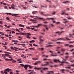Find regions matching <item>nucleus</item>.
<instances>
[{"label":"nucleus","mask_w":74,"mask_h":74,"mask_svg":"<svg viewBox=\"0 0 74 74\" xmlns=\"http://www.w3.org/2000/svg\"><path fill=\"white\" fill-rule=\"evenodd\" d=\"M54 62H59V63H60L62 64H63V63H67V64H68V63H69L68 62H66V60L65 59H63V60H62V62H60V61L58 60H54Z\"/></svg>","instance_id":"f257e3e1"},{"label":"nucleus","mask_w":74,"mask_h":74,"mask_svg":"<svg viewBox=\"0 0 74 74\" xmlns=\"http://www.w3.org/2000/svg\"><path fill=\"white\" fill-rule=\"evenodd\" d=\"M64 33V31H62V32H56V34L58 33L59 35H60L61 34Z\"/></svg>","instance_id":"f03ea898"},{"label":"nucleus","mask_w":74,"mask_h":74,"mask_svg":"<svg viewBox=\"0 0 74 74\" xmlns=\"http://www.w3.org/2000/svg\"><path fill=\"white\" fill-rule=\"evenodd\" d=\"M36 17H37V19H40L41 20V19H42L43 21H45V19L43 18H40V17L37 16H36Z\"/></svg>","instance_id":"7ed1b4c3"},{"label":"nucleus","mask_w":74,"mask_h":74,"mask_svg":"<svg viewBox=\"0 0 74 74\" xmlns=\"http://www.w3.org/2000/svg\"><path fill=\"white\" fill-rule=\"evenodd\" d=\"M39 13H40V14H41V15H44V16H47V15L45 14V13L44 12H42L41 11H39Z\"/></svg>","instance_id":"20e7f679"},{"label":"nucleus","mask_w":74,"mask_h":74,"mask_svg":"<svg viewBox=\"0 0 74 74\" xmlns=\"http://www.w3.org/2000/svg\"><path fill=\"white\" fill-rule=\"evenodd\" d=\"M30 21L31 22H33V23H37V22H36L37 21L35 20L34 19H30Z\"/></svg>","instance_id":"39448f33"},{"label":"nucleus","mask_w":74,"mask_h":74,"mask_svg":"<svg viewBox=\"0 0 74 74\" xmlns=\"http://www.w3.org/2000/svg\"><path fill=\"white\" fill-rule=\"evenodd\" d=\"M43 26H44V27H45L46 29H47V22H43Z\"/></svg>","instance_id":"423d86ee"},{"label":"nucleus","mask_w":74,"mask_h":74,"mask_svg":"<svg viewBox=\"0 0 74 74\" xmlns=\"http://www.w3.org/2000/svg\"><path fill=\"white\" fill-rule=\"evenodd\" d=\"M47 74H53V71H47Z\"/></svg>","instance_id":"0eeeda50"},{"label":"nucleus","mask_w":74,"mask_h":74,"mask_svg":"<svg viewBox=\"0 0 74 74\" xmlns=\"http://www.w3.org/2000/svg\"><path fill=\"white\" fill-rule=\"evenodd\" d=\"M63 21H64L63 22V23H67L68 22V21H67V20L65 19H63Z\"/></svg>","instance_id":"6e6552de"},{"label":"nucleus","mask_w":74,"mask_h":74,"mask_svg":"<svg viewBox=\"0 0 74 74\" xmlns=\"http://www.w3.org/2000/svg\"><path fill=\"white\" fill-rule=\"evenodd\" d=\"M41 25L40 24H38V25H37V26H33L32 27H39V26H41Z\"/></svg>","instance_id":"1a4fd4ad"},{"label":"nucleus","mask_w":74,"mask_h":74,"mask_svg":"<svg viewBox=\"0 0 74 74\" xmlns=\"http://www.w3.org/2000/svg\"><path fill=\"white\" fill-rule=\"evenodd\" d=\"M14 6L15 5H14V4H12V5H11V8H12V9H15V8H14Z\"/></svg>","instance_id":"9d476101"},{"label":"nucleus","mask_w":74,"mask_h":74,"mask_svg":"<svg viewBox=\"0 0 74 74\" xmlns=\"http://www.w3.org/2000/svg\"><path fill=\"white\" fill-rule=\"evenodd\" d=\"M70 2L69 1H64L63 2V3H64V4H66L67 3H70Z\"/></svg>","instance_id":"9b49d317"},{"label":"nucleus","mask_w":74,"mask_h":74,"mask_svg":"<svg viewBox=\"0 0 74 74\" xmlns=\"http://www.w3.org/2000/svg\"><path fill=\"white\" fill-rule=\"evenodd\" d=\"M28 66L27 65H25L24 66V68L26 70L27 69V67H28Z\"/></svg>","instance_id":"f8f14e48"},{"label":"nucleus","mask_w":74,"mask_h":74,"mask_svg":"<svg viewBox=\"0 0 74 74\" xmlns=\"http://www.w3.org/2000/svg\"><path fill=\"white\" fill-rule=\"evenodd\" d=\"M41 69V68H38L36 67H34V69H35V70H39L40 69Z\"/></svg>","instance_id":"ddd939ff"},{"label":"nucleus","mask_w":74,"mask_h":74,"mask_svg":"<svg viewBox=\"0 0 74 74\" xmlns=\"http://www.w3.org/2000/svg\"><path fill=\"white\" fill-rule=\"evenodd\" d=\"M47 20H49V19H51L52 21H53L54 20V18H47Z\"/></svg>","instance_id":"4468645a"},{"label":"nucleus","mask_w":74,"mask_h":74,"mask_svg":"<svg viewBox=\"0 0 74 74\" xmlns=\"http://www.w3.org/2000/svg\"><path fill=\"white\" fill-rule=\"evenodd\" d=\"M26 36H27V37H29L30 36H31V34H29V33H26Z\"/></svg>","instance_id":"2eb2a0df"},{"label":"nucleus","mask_w":74,"mask_h":74,"mask_svg":"<svg viewBox=\"0 0 74 74\" xmlns=\"http://www.w3.org/2000/svg\"><path fill=\"white\" fill-rule=\"evenodd\" d=\"M69 36H68V37H73V36H74V33L73 34V35L71 34H70L69 35Z\"/></svg>","instance_id":"dca6fc26"},{"label":"nucleus","mask_w":74,"mask_h":74,"mask_svg":"<svg viewBox=\"0 0 74 74\" xmlns=\"http://www.w3.org/2000/svg\"><path fill=\"white\" fill-rule=\"evenodd\" d=\"M26 33H20V35H22V36H25V35H26Z\"/></svg>","instance_id":"f3484780"},{"label":"nucleus","mask_w":74,"mask_h":74,"mask_svg":"<svg viewBox=\"0 0 74 74\" xmlns=\"http://www.w3.org/2000/svg\"><path fill=\"white\" fill-rule=\"evenodd\" d=\"M50 63H52V64L53 63V62H47V65H48V64H49Z\"/></svg>","instance_id":"a211bd4d"},{"label":"nucleus","mask_w":74,"mask_h":74,"mask_svg":"<svg viewBox=\"0 0 74 74\" xmlns=\"http://www.w3.org/2000/svg\"><path fill=\"white\" fill-rule=\"evenodd\" d=\"M5 71H7L8 72H9L10 71V69H7L5 70Z\"/></svg>","instance_id":"6ab92c4d"},{"label":"nucleus","mask_w":74,"mask_h":74,"mask_svg":"<svg viewBox=\"0 0 74 74\" xmlns=\"http://www.w3.org/2000/svg\"><path fill=\"white\" fill-rule=\"evenodd\" d=\"M37 12V11H34L32 12V13L33 14H36Z\"/></svg>","instance_id":"aec40b11"},{"label":"nucleus","mask_w":74,"mask_h":74,"mask_svg":"<svg viewBox=\"0 0 74 74\" xmlns=\"http://www.w3.org/2000/svg\"><path fill=\"white\" fill-rule=\"evenodd\" d=\"M52 47H53V46L52 45H48L47 46V47H48L49 48H51Z\"/></svg>","instance_id":"412c9836"},{"label":"nucleus","mask_w":74,"mask_h":74,"mask_svg":"<svg viewBox=\"0 0 74 74\" xmlns=\"http://www.w3.org/2000/svg\"><path fill=\"white\" fill-rule=\"evenodd\" d=\"M47 50L49 52H50V53H53V51H51V50H50V49H49V50Z\"/></svg>","instance_id":"4be33fe9"},{"label":"nucleus","mask_w":74,"mask_h":74,"mask_svg":"<svg viewBox=\"0 0 74 74\" xmlns=\"http://www.w3.org/2000/svg\"><path fill=\"white\" fill-rule=\"evenodd\" d=\"M14 48L15 49H14L15 51H18V50L17 49H18V48H17L15 47H14Z\"/></svg>","instance_id":"5701e85b"},{"label":"nucleus","mask_w":74,"mask_h":74,"mask_svg":"<svg viewBox=\"0 0 74 74\" xmlns=\"http://www.w3.org/2000/svg\"><path fill=\"white\" fill-rule=\"evenodd\" d=\"M40 62L37 61L36 62L34 63V65H37V63H40Z\"/></svg>","instance_id":"b1692460"},{"label":"nucleus","mask_w":74,"mask_h":74,"mask_svg":"<svg viewBox=\"0 0 74 74\" xmlns=\"http://www.w3.org/2000/svg\"><path fill=\"white\" fill-rule=\"evenodd\" d=\"M61 71H62V73H64V72L65 70H64V69H61Z\"/></svg>","instance_id":"393cba45"},{"label":"nucleus","mask_w":74,"mask_h":74,"mask_svg":"<svg viewBox=\"0 0 74 74\" xmlns=\"http://www.w3.org/2000/svg\"><path fill=\"white\" fill-rule=\"evenodd\" d=\"M70 48H73L74 47V45H71L69 46Z\"/></svg>","instance_id":"a878e982"},{"label":"nucleus","mask_w":74,"mask_h":74,"mask_svg":"<svg viewBox=\"0 0 74 74\" xmlns=\"http://www.w3.org/2000/svg\"><path fill=\"white\" fill-rule=\"evenodd\" d=\"M35 42V41H34V40H31L29 41V42L30 43H32V42Z\"/></svg>","instance_id":"bb28decb"},{"label":"nucleus","mask_w":74,"mask_h":74,"mask_svg":"<svg viewBox=\"0 0 74 74\" xmlns=\"http://www.w3.org/2000/svg\"><path fill=\"white\" fill-rule=\"evenodd\" d=\"M4 56H10V55L9 54H5L4 55Z\"/></svg>","instance_id":"cd10ccee"},{"label":"nucleus","mask_w":74,"mask_h":74,"mask_svg":"<svg viewBox=\"0 0 74 74\" xmlns=\"http://www.w3.org/2000/svg\"><path fill=\"white\" fill-rule=\"evenodd\" d=\"M57 44H62V43L60 42H57Z\"/></svg>","instance_id":"c85d7f7f"},{"label":"nucleus","mask_w":74,"mask_h":74,"mask_svg":"<svg viewBox=\"0 0 74 74\" xmlns=\"http://www.w3.org/2000/svg\"><path fill=\"white\" fill-rule=\"evenodd\" d=\"M6 14H7V15H12V14L11 13H6Z\"/></svg>","instance_id":"c756f323"},{"label":"nucleus","mask_w":74,"mask_h":74,"mask_svg":"<svg viewBox=\"0 0 74 74\" xmlns=\"http://www.w3.org/2000/svg\"><path fill=\"white\" fill-rule=\"evenodd\" d=\"M28 67H29V68L30 69H32L33 68V67H32V66H31V65H28Z\"/></svg>","instance_id":"7c9ffc66"},{"label":"nucleus","mask_w":74,"mask_h":74,"mask_svg":"<svg viewBox=\"0 0 74 74\" xmlns=\"http://www.w3.org/2000/svg\"><path fill=\"white\" fill-rule=\"evenodd\" d=\"M26 29H30V27L28 26V27H26Z\"/></svg>","instance_id":"2f4dec72"},{"label":"nucleus","mask_w":74,"mask_h":74,"mask_svg":"<svg viewBox=\"0 0 74 74\" xmlns=\"http://www.w3.org/2000/svg\"><path fill=\"white\" fill-rule=\"evenodd\" d=\"M5 53H9V54H10V55H11V53H10L8 52H6V51L5 52Z\"/></svg>","instance_id":"473e14b6"},{"label":"nucleus","mask_w":74,"mask_h":74,"mask_svg":"<svg viewBox=\"0 0 74 74\" xmlns=\"http://www.w3.org/2000/svg\"><path fill=\"white\" fill-rule=\"evenodd\" d=\"M29 49H30V50H34V49H33V48H29Z\"/></svg>","instance_id":"72a5a7b5"},{"label":"nucleus","mask_w":74,"mask_h":74,"mask_svg":"<svg viewBox=\"0 0 74 74\" xmlns=\"http://www.w3.org/2000/svg\"><path fill=\"white\" fill-rule=\"evenodd\" d=\"M32 59L34 60H38V58H33Z\"/></svg>","instance_id":"f704fd0d"},{"label":"nucleus","mask_w":74,"mask_h":74,"mask_svg":"<svg viewBox=\"0 0 74 74\" xmlns=\"http://www.w3.org/2000/svg\"><path fill=\"white\" fill-rule=\"evenodd\" d=\"M51 56H56V55H53V54H51Z\"/></svg>","instance_id":"c9c22d12"},{"label":"nucleus","mask_w":74,"mask_h":74,"mask_svg":"<svg viewBox=\"0 0 74 74\" xmlns=\"http://www.w3.org/2000/svg\"><path fill=\"white\" fill-rule=\"evenodd\" d=\"M49 28H50V27H48L47 26V30H48V29H49Z\"/></svg>","instance_id":"e433bc0d"},{"label":"nucleus","mask_w":74,"mask_h":74,"mask_svg":"<svg viewBox=\"0 0 74 74\" xmlns=\"http://www.w3.org/2000/svg\"><path fill=\"white\" fill-rule=\"evenodd\" d=\"M12 42H16L17 41V42H18V40H12Z\"/></svg>","instance_id":"4c0bfd02"},{"label":"nucleus","mask_w":74,"mask_h":74,"mask_svg":"<svg viewBox=\"0 0 74 74\" xmlns=\"http://www.w3.org/2000/svg\"><path fill=\"white\" fill-rule=\"evenodd\" d=\"M32 7H34V8H37V7L36 6H35V5H34V6L32 5Z\"/></svg>","instance_id":"58836bf2"},{"label":"nucleus","mask_w":74,"mask_h":74,"mask_svg":"<svg viewBox=\"0 0 74 74\" xmlns=\"http://www.w3.org/2000/svg\"><path fill=\"white\" fill-rule=\"evenodd\" d=\"M17 15H18V14H14V16H16V17L17 16Z\"/></svg>","instance_id":"ea45409f"},{"label":"nucleus","mask_w":74,"mask_h":74,"mask_svg":"<svg viewBox=\"0 0 74 74\" xmlns=\"http://www.w3.org/2000/svg\"><path fill=\"white\" fill-rule=\"evenodd\" d=\"M20 65L22 66V67H24V64H20Z\"/></svg>","instance_id":"a19ab883"},{"label":"nucleus","mask_w":74,"mask_h":74,"mask_svg":"<svg viewBox=\"0 0 74 74\" xmlns=\"http://www.w3.org/2000/svg\"><path fill=\"white\" fill-rule=\"evenodd\" d=\"M4 59L5 60H7V61H8L9 60V59L8 58H4Z\"/></svg>","instance_id":"79ce46f5"},{"label":"nucleus","mask_w":74,"mask_h":74,"mask_svg":"<svg viewBox=\"0 0 74 74\" xmlns=\"http://www.w3.org/2000/svg\"><path fill=\"white\" fill-rule=\"evenodd\" d=\"M14 60V59H13V58L9 59V60H10V61H11V60Z\"/></svg>","instance_id":"37998d69"},{"label":"nucleus","mask_w":74,"mask_h":74,"mask_svg":"<svg viewBox=\"0 0 74 74\" xmlns=\"http://www.w3.org/2000/svg\"><path fill=\"white\" fill-rule=\"evenodd\" d=\"M56 14V12H54L52 13V15H55Z\"/></svg>","instance_id":"c03bdc74"},{"label":"nucleus","mask_w":74,"mask_h":74,"mask_svg":"<svg viewBox=\"0 0 74 74\" xmlns=\"http://www.w3.org/2000/svg\"><path fill=\"white\" fill-rule=\"evenodd\" d=\"M51 41H52L54 42H56V40H51Z\"/></svg>","instance_id":"a18cd8bd"},{"label":"nucleus","mask_w":74,"mask_h":74,"mask_svg":"<svg viewBox=\"0 0 74 74\" xmlns=\"http://www.w3.org/2000/svg\"><path fill=\"white\" fill-rule=\"evenodd\" d=\"M11 48L12 49H13V50H14V49H15L14 48V47H11Z\"/></svg>","instance_id":"49530a36"},{"label":"nucleus","mask_w":74,"mask_h":74,"mask_svg":"<svg viewBox=\"0 0 74 74\" xmlns=\"http://www.w3.org/2000/svg\"><path fill=\"white\" fill-rule=\"evenodd\" d=\"M39 49H41V50H42V51H43V50H44V48H39Z\"/></svg>","instance_id":"de8ad7c7"},{"label":"nucleus","mask_w":74,"mask_h":74,"mask_svg":"<svg viewBox=\"0 0 74 74\" xmlns=\"http://www.w3.org/2000/svg\"><path fill=\"white\" fill-rule=\"evenodd\" d=\"M74 41H73V42L71 41V42H69V43H71L72 44H73V43H74Z\"/></svg>","instance_id":"09e8293b"},{"label":"nucleus","mask_w":74,"mask_h":74,"mask_svg":"<svg viewBox=\"0 0 74 74\" xmlns=\"http://www.w3.org/2000/svg\"><path fill=\"white\" fill-rule=\"evenodd\" d=\"M2 57H3V58H5V56H4V55H3L2 56Z\"/></svg>","instance_id":"8fccbe9b"},{"label":"nucleus","mask_w":74,"mask_h":74,"mask_svg":"<svg viewBox=\"0 0 74 74\" xmlns=\"http://www.w3.org/2000/svg\"><path fill=\"white\" fill-rule=\"evenodd\" d=\"M41 38H42V36H39V39H41Z\"/></svg>","instance_id":"3c124183"},{"label":"nucleus","mask_w":74,"mask_h":74,"mask_svg":"<svg viewBox=\"0 0 74 74\" xmlns=\"http://www.w3.org/2000/svg\"><path fill=\"white\" fill-rule=\"evenodd\" d=\"M19 51H22V50H24L23 49H19Z\"/></svg>","instance_id":"603ef678"},{"label":"nucleus","mask_w":74,"mask_h":74,"mask_svg":"<svg viewBox=\"0 0 74 74\" xmlns=\"http://www.w3.org/2000/svg\"><path fill=\"white\" fill-rule=\"evenodd\" d=\"M57 24V25H58L59 24H60V22H58L56 23Z\"/></svg>","instance_id":"864d4df0"},{"label":"nucleus","mask_w":74,"mask_h":74,"mask_svg":"<svg viewBox=\"0 0 74 74\" xmlns=\"http://www.w3.org/2000/svg\"><path fill=\"white\" fill-rule=\"evenodd\" d=\"M21 6L22 7H23V8L24 9H25V10H26V8H25V7H24L23 6V5H21Z\"/></svg>","instance_id":"5fc2aeb1"},{"label":"nucleus","mask_w":74,"mask_h":74,"mask_svg":"<svg viewBox=\"0 0 74 74\" xmlns=\"http://www.w3.org/2000/svg\"><path fill=\"white\" fill-rule=\"evenodd\" d=\"M43 70H44V71L46 70H47V68H44Z\"/></svg>","instance_id":"6e6d98bb"},{"label":"nucleus","mask_w":74,"mask_h":74,"mask_svg":"<svg viewBox=\"0 0 74 74\" xmlns=\"http://www.w3.org/2000/svg\"><path fill=\"white\" fill-rule=\"evenodd\" d=\"M12 63H15L16 62V61L14 60L12 61Z\"/></svg>","instance_id":"4d7b16f0"},{"label":"nucleus","mask_w":74,"mask_h":74,"mask_svg":"<svg viewBox=\"0 0 74 74\" xmlns=\"http://www.w3.org/2000/svg\"><path fill=\"white\" fill-rule=\"evenodd\" d=\"M66 69H71V67H66Z\"/></svg>","instance_id":"13d9d810"},{"label":"nucleus","mask_w":74,"mask_h":74,"mask_svg":"<svg viewBox=\"0 0 74 74\" xmlns=\"http://www.w3.org/2000/svg\"><path fill=\"white\" fill-rule=\"evenodd\" d=\"M51 27H53V25L52 24H51Z\"/></svg>","instance_id":"bf43d9fd"},{"label":"nucleus","mask_w":74,"mask_h":74,"mask_svg":"<svg viewBox=\"0 0 74 74\" xmlns=\"http://www.w3.org/2000/svg\"><path fill=\"white\" fill-rule=\"evenodd\" d=\"M29 45L31 47H32V46H33V45L32 44H29Z\"/></svg>","instance_id":"052dcab7"},{"label":"nucleus","mask_w":74,"mask_h":74,"mask_svg":"<svg viewBox=\"0 0 74 74\" xmlns=\"http://www.w3.org/2000/svg\"><path fill=\"white\" fill-rule=\"evenodd\" d=\"M64 45L66 46V47H67V46H69V44Z\"/></svg>","instance_id":"680f3d73"},{"label":"nucleus","mask_w":74,"mask_h":74,"mask_svg":"<svg viewBox=\"0 0 74 74\" xmlns=\"http://www.w3.org/2000/svg\"><path fill=\"white\" fill-rule=\"evenodd\" d=\"M5 36L6 37H9V36L8 35H7L6 34L5 35Z\"/></svg>","instance_id":"e2e57ef3"},{"label":"nucleus","mask_w":74,"mask_h":74,"mask_svg":"<svg viewBox=\"0 0 74 74\" xmlns=\"http://www.w3.org/2000/svg\"><path fill=\"white\" fill-rule=\"evenodd\" d=\"M40 41H44V40H43V39H40Z\"/></svg>","instance_id":"0e129e2a"},{"label":"nucleus","mask_w":74,"mask_h":74,"mask_svg":"<svg viewBox=\"0 0 74 74\" xmlns=\"http://www.w3.org/2000/svg\"><path fill=\"white\" fill-rule=\"evenodd\" d=\"M6 19H7V20H9L10 19V18L8 17H6Z\"/></svg>","instance_id":"69168bd1"},{"label":"nucleus","mask_w":74,"mask_h":74,"mask_svg":"<svg viewBox=\"0 0 74 74\" xmlns=\"http://www.w3.org/2000/svg\"><path fill=\"white\" fill-rule=\"evenodd\" d=\"M12 33H15V32H14V31H12Z\"/></svg>","instance_id":"338daca9"},{"label":"nucleus","mask_w":74,"mask_h":74,"mask_svg":"<svg viewBox=\"0 0 74 74\" xmlns=\"http://www.w3.org/2000/svg\"><path fill=\"white\" fill-rule=\"evenodd\" d=\"M71 66H72V67H74V64H72V65H71Z\"/></svg>","instance_id":"774afa93"}]
</instances>
